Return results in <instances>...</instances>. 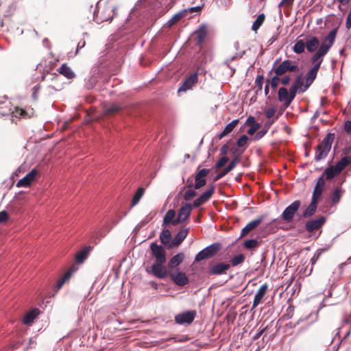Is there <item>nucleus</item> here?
<instances>
[{
    "label": "nucleus",
    "instance_id": "nucleus-1",
    "mask_svg": "<svg viewBox=\"0 0 351 351\" xmlns=\"http://www.w3.org/2000/svg\"><path fill=\"white\" fill-rule=\"evenodd\" d=\"M214 193L215 186L212 184L208 190L204 192L193 202L192 206L190 204H186L184 206H182L178 211V217L173 221V226H176L184 221L190 216L192 206L197 208L202 204L207 202L211 198Z\"/></svg>",
    "mask_w": 351,
    "mask_h": 351
},
{
    "label": "nucleus",
    "instance_id": "nucleus-2",
    "mask_svg": "<svg viewBox=\"0 0 351 351\" xmlns=\"http://www.w3.org/2000/svg\"><path fill=\"white\" fill-rule=\"evenodd\" d=\"M299 67L295 62L290 60H285L276 66L275 64H274L272 70L270 72L273 71L275 73V75L270 80H267L266 82H267L269 85L270 84L271 87L274 90L280 83V77L281 75H283L288 72L297 73L299 72Z\"/></svg>",
    "mask_w": 351,
    "mask_h": 351
},
{
    "label": "nucleus",
    "instance_id": "nucleus-3",
    "mask_svg": "<svg viewBox=\"0 0 351 351\" xmlns=\"http://www.w3.org/2000/svg\"><path fill=\"white\" fill-rule=\"evenodd\" d=\"M335 139V134H328L324 139L317 145L315 149V160L316 161L325 158L331 149Z\"/></svg>",
    "mask_w": 351,
    "mask_h": 351
},
{
    "label": "nucleus",
    "instance_id": "nucleus-4",
    "mask_svg": "<svg viewBox=\"0 0 351 351\" xmlns=\"http://www.w3.org/2000/svg\"><path fill=\"white\" fill-rule=\"evenodd\" d=\"M210 170L208 169H200L199 166L197 169L195 176V184L193 182L189 183V179L187 180L188 188H194L195 189H199L206 184V177L209 174Z\"/></svg>",
    "mask_w": 351,
    "mask_h": 351
},
{
    "label": "nucleus",
    "instance_id": "nucleus-5",
    "mask_svg": "<svg viewBox=\"0 0 351 351\" xmlns=\"http://www.w3.org/2000/svg\"><path fill=\"white\" fill-rule=\"evenodd\" d=\"M114 15V8L110 5H107L103 8L97 5V11L95 12V17L97 23L112 21Z\"/></svg>",
    "mask_w": 351,
    "mask_h": 351
},
{
    "label": "nucleus",
    "instance_id": "nucleus-6",
    "mask_svg": "<svg viewBox=\"0 0 351 351\" xmlns=\"http://www.w3.org/2000/svg\"><path fill=\"white\" fill-rule=\"evenodd\" d=\"M221 249V245L219 243H213L209 246L200 251L195 258V261L199 262L202 260L210 258L217 254Z\"/></svg>",
    "mask_w": 351,
    "mask_h": 351
},
{
    "label": "nucleus",
    "instance_id": "nucleus-7",
    "mask_svg": "<svg viewBox=\"0 0 351 351\" xmlns=\"http://www.w3.org/2000/svg\"><path fill=\"white\" fill-rule=\"evenodd\" d=\"M301 205L300 200H295L288 206L281 215V218L287 223H289L293 219L295 213L299 210Z\"/></svg>",
    "mask_w": 351,
    "mask_h": 351
},
{
    "label": "nucleus",
    "instance_id": "nucleus-8",
    "mask_svg": "<svg viewBox=\"0 0 351 351\" xmlns=\"http://www.w3.org/2000/svg\"><path fill=\"white\" fill-rule=\"evenodd\" d=\"M345 180H343L341 184L333 188L329 195V203L331 206H336L341 201V197L346 193L345 189L342 187V184Z\"/></svg>",
    "mask_w": 351,
    "mask_h": 351
},
{
    "label": "nucleus",
    "instance_id": "nucleus-9",
    "mask_svg": "<svg viewBox=\"0 0 351 351\" xmlns=\"http://www.w3.org/2000/svg\"><path fill=\"white\" fill-rule=\"evenodd\" d=\"M165 263L155 262L151 267L152 274L158 278L164 279L169 276L171 272L168 267L167 268L164 264Z\"/></svg>",
    "mask_w": 351,
    "mask_h": 351
},
{
    "label": "nucleus",
    "instance_id": "nucleus-10",
    "mask_svg": "<svg viewBox=\"0 0 351 351\" xmlns=\"http://www.w3.org/2000/svg\"><path fill=\"white\" fill-rule=\"evenodd\" d=\"M196 316L195 311H188L179 313L175 316V322L178 324H191Z\"/></svg>",
    "mask_w": 351,
    "mask_h": 351
},
{
    "label": "nucleus",
    "instance_id": "nucleus-11",
    "mask_svg": "<svg viewBox=\"0 0 351 351\" xmlns=\"http://www.w3.org/2000/svg\"><path fill=\"white\" fill-rule=\"evenodd\" d=\"M152 256L156 258V262L165 263L166 252L165 249L156 243H152L150 245Z\"/></svg>",
    "mask_w": 351,
    "mask_h": 351
},
{
    "label": "nucleus",
    "instance_id": "nucleus-12",
    "mask_svg": "<svg viewBox=\"0 0 351 351\" xmlns=\"http://www.w3.org/2000/svg\"><path fill=\"white\" fill-rule=\"evenodd\" d=\"M198 75L197 73H193L185 78L182 85L178 88V92H186L193 88L194 85L197 83Z\"/></svg>",
    "mask_w": 351,
    "mask_h": 351
},
{
    "label": "nucleus",
    "instance_id": "nucleus-13",
    "mask_svg": "<svg viewBox=\"0 0 351 351\" xmlns=\"http://www.w3.org/2000/svg\"><path fill=\"white\" fill-rule=\"evenodd\" d=\"M325 222L326 217L322 216L317 219H313L308 221L305 224V228L308 232H313V231L321 228Z\"/></svg>",
    "mask_w": 351,
    "mask_h": 351
},
{
    "label": "nucleus",
    "instance_id": "nucleus-14",
    "mask_svg": "<svg viewBox=\"0 0 351 351\" xmlns=\"http://www.w3.org/2000/svg\"><path fill=\"white\" fill-rule=\"evenodd\" d=\"M38 171L36 169H33L24 178L19 180L16 183L17 187H27L31 185L32 182L36 179Z\"/></svg>",
    "mask_w": 351,
    "mask_h": 351
},
{
    "label": "nucleus",
    "instance_id": "nucleus-15",
    "mask_svg": "<svg viewBox=\"0 0 351 351\" xmlns=\"http://www.w3.org/2000/svg\"><path fill=\"white\" fill-rule=\"evenodd\" d=\"M337 30L336 29L332 30L323 40L321 45L319 46V49H323L325 50V53L327 54L328 51L330 49V47L332 46L336 35H337Z\"/></svg>",
    "mask_w": 351,
    "mask_h": 351
},
{
    "label": "nucleus",
    "instance_id": "nucleus-16",
    "mask_svg": "<svg viewBox=\"0 0 351 351\" xmlns=\"http://www.w3.org/2000/svg\"><path fill=\"white\" fill-rule=\"evenodd\" d=\"M208 27L205 25H200L198 29L195 31L194 35L197 45L199 47L202 45L208 36Z\"/></svg>",
    "mask_w": 351,
    "mask_h": 351
},
{
    "label": "nucleus",
    "instance_id": "nucleus-17",
    "mask_svg": "<svg viewBox=\"0 0 351 351\" xmlns=\"http://www.w3.org/2000/svg\"><path fill=\"white\" fill-rule=\"evenodd\" d=\"M278 98L279 101L283 104L284 108H288L293 100L291 97L288 90L285 87H280L278 89Z\"/></svg>",
    "mask_w": 351,
    "mask_h": 351
},
{
    "label": "nucleus",
    "instance_id": "nucleus-18",
    "mask_svg": "<svg viewBox=\"0 0 351 351\" xmlns=\"http://www.w3.org/2000/svg\"><path fill=\"white\" fill-rule=\"evenodd\" d=\"M241 162V158L239 156H235L229 163V165L220 173L217 174L214 178V181H217L223 176H225L227 173H228L230 171H232L239 163Z\"/></svg>",
    "mask_w": 351,
    "mask_h": 351
},
{
    "label": "nucleus",
    "instance_id": "nucleus-19",
    "mask_svg": "<svg viewBox=\"0 0 351 351\" xmlns=\"http://www.w3.org/2000/svg\"><path fill=\"white\" fill-rule=\"evenodd\" d=\"M13 117L16 118L29 119L34 116V110L32 108L28 109H23L19 106L14 108L12 111Z\"/></svg>",
    "mask_w": 351,
    "mask_h": 351
},
{
    "label": "nucleus",
    "instance_id": "nucleus-20",
    "mask_svg": "<svg viewBox=\"0 0 351 351\" xmlns=\"http://www.w3.org/2000/svg\"><path fill=\"white\" fill-rule=\"evenodd\" d=\"M263 216H260L257 219L251 221L242 229L240 237L246 236L250 232L254 230L257 228L263 221Z\"/></svg>",
    "mask_w": 351,
    "mask_h": 351
},
{
    "label": "nucleus",
    "instance_id": "nucleus-21",
    "mask_svg": "<svg viewBox=\"0 0 351 351\" xmlns=\"http://www.w3.org/2000/svg\"><path fill=\"white\" fill-rule=\"evenodd\" d=\"M125 108V106L120 104H112L104 108V114L114 116Z\"/></svg>",
    "mask_w": 351,
    "mask_h": 351
},
{
    "label": "nucleus",
    "instance_id": "nucleus-22",
    "mask_svg": "<svg viewBox=\"0 0 351 351\" xmlns=\"http://www.w3.org/2000/svg\"><path fill=\"white\" fill-rule=\"evenodd\" d=\"M268 290V286L266 283L262 285L255 294L252 308L254 309L259 304L261 303L263 298L265 297Z\"/></svg>",
    "mask_w": 351,
    "mask_h": 351
},
{
    "label": "nucleus",
    "instance_id": "nucleus-23",
    "mask_svg": "<svg viewBox=\"0 0 351 351\" xmlns=\"http://www.w3.org/2000/svg\"><path fill=\"white\" fill-rule=\"evenodd\" d=\"M169 276L171 280L179 286H184L189 282V279L186 274L181 271H178V273L170 272Z\"/></svg>",
    "mask_w": 351,
    "mask_h": 351
},
{
    "label": "nucleus",
    "instance_id": "nucleus-24",
    "mask_svg": "<svg viewBox=\"0 0 351 351\" xmlns=\"http://www.w3.org/2000/svg\"><path fill=\"white\" fill-rule=\"evenodd\" d=\"M239 122V119H234L232 121H231L230 123H229L228 124H227L226 125V127L224 128L223 130L216 136L217 139L218 141H220L223 138H224L225 136H226L229 134H230L234 130V128L237 126Z\"/></svg>",
    "mask_w": 351,
    "mask_h": 351
},
{
    "label": "nucleus",
    "instance_id": "nucleus-25",
    "mask_svg": "<svg viewBox=\"0 0 351 351\" xmlns=\"http://www.w3.org/2000/svg\"><path fill=\"white\" fill-rule=\"evenodd\" d=\"M230 265L224 263H219L215 265L210 269V273L213 275L226 274L230 269Z\"/></svg>",
    "mask_w": 351,
    "mask_h": 351
},
{
    "label": "nucleus",
    "instance_id": "nucleus-26",
    "mask_svg": "<svg viewBox=\"0 0 351 351\" xmlns=\"http://www.w3.org/2000/svg\"><path fill=\"white\" fill-rule=\"evenodd\" d=\"M319 69L318 65H313L312 69L307 72L306 75L305 88H308L312 84L317 77Z\"/></svg>",
    "mask_w": 351,
    "mask_h": 351
},
{
    "label": "nucleus",
    "instance_id": "nucleus-27",
    "mask_svg": "<svg viewBox=\"0 0 351 351\" xmlns=\"http://www.w3.org/2000/svg\"><path fill=\"white\" fill-rule=\"evenodd\" d=\"M184 254L182 252L178 253L176 255L173 256L169 261L168 263V269L171 271L178 266L184 260Z\"/></svg>",
    "mask_w": 351,
    "mask_h": 351
},
{
    "label": "nucleus",
    "instance_id": "nucleus-28",
    "mask_svg": "<svg viewBox=\"0 0 351 351\" xmlns=\"http://www.w3.org/2000/svg\"><path fill=\"white\" fill-rule=\"evenodd\" d=\"M319 45V40L315 36H311L305 42V46L307 51L310 53L315 51Z\"/></svg>",
    "mask_w": 351,
    "mask_h": 351
},
{
    "label": "nucleus",
    "instance_id": "nucleus-29",
    "mask_svg": "<svg viewBox=\"0 0 351 351\" xmlns=\"http://www.w3.org/2000/svg\"><path fill=\"white\" fill-rule=\"evenodd\" d=\"M188 13L187 10H183L176 14H174L171 19H170L168 22L166 23V26L167 27H171L180 21L182 18L186 16Z\"/></svg>",
    "mask_w": 351,
    "mask_h": 351
},
{
    "label": "nucleus",
    "instance_id": "nucleus-30",
    "mask_svg": "<svg viewBox=\"0 0 351 351\" xmlns=\"http://www.w3.org/2000/svg\"><path fill=\"white\" fill-rule=\"evenodd\" d=\"M339 174L340 173L333 165H330L326 168L322 173V175L325 177L326 180H331L335 177L338 176Z\"/></svg>",
    "mask_w": 351,
    "mask_h": 351
},
{
    "label": "nucleus",
    "instance_id": "nucleus-31",
    "mask_svg": "<svg viewBox=\"0 0 351 351\" xmlns=\"http://www.w3.org/2000/svg\"><path fill=\"white\" fill-rule=\"evenodd\" d=\"M325 55H326L325 50L319 48L315 54L311 57V62L314 64V65H318V69H319L323 61L322 58Z\"/></svg>",
    "mask_w": 351,
    "mask_h": 351
},
{
    "label": "nucleus",
    "instance_id": "nucleus-32",
    "mask_svg": "<svg viewBox=\"0 0 351 351\" xmlns=\"http://www.w3.org/2000/svg\"><path fill=\"white\" fill-rule=\"evenodd\" d=\"M187 234H188L187 229H184V230H180L176 235L173 240L172 241V243H171L170 247H171L173 246L179 245L184 241V239L186 237Z\"/></svg>",
    "mask_w": 351,
    "mask_h": 351
},
{
    "label": "nucleus",
    "instance_id": "nucleus-33",
    "mask_svg": "<svg viewBox=\"0 0 351 351\" xmlns=\"http://www.w3.org/2000/svg\"><path fill=\"white\" fill-rule=\"evenodd\" d=\"M350 164H351V155L343 157L335 165L333 166L341 173V171Z\"/></svg>",
    "mask_w": 351,
    "mask_h": 351
},
{
    "label": "nucleus",
    "instance_id": "nucleus-34",
    "mask_svg": "<svg viewBox=\"0 0 351 351\" xmlns=\"http://www.w3.org/2000/svg\"><path fill=\"white\" fill-rule=\"evenodd\" d=\"M317 204L318 202L311 199L310 204L303 213V217L306 218L313 216L317 210Z\"/></svg>",
    "mask_w": 351,
    "mask_h": 351
},
{
    "label": "nucleus",
    "instance_id": "nucleus-35",
    "mask_svg": "<svg viewBox=\"0 0 351 351\" xmlns=\"http://www.w3.org/2000/svg\"><path fill=\"white\" fill-rule=\"evenodd\" d=\"M38 313L39 311L38 308H34L33 310L26 313L23 318V324L27 325L31 324L34 319L37 317Z\"/></svg>",
    "mask_w": 351,
    "mask_h": 351
},
{
    "label": "nucleus",
    "instance_id": "nucleus-36",
    "mask_svg": "<svg viewBox=\"0 0 351 351\" xmlns=\"http://www.w3.org/2000/svg\"><path fill=\"white\" fill-rule=\"evenodd\" d=\"M90 248V246L86 247L77 252L75 256V262L78 264L82 263L87 258Z\"/></svg>",
    "mask_w": 351,
    "mask_h": 351
},
{
    "label": "nucleus",
    "instance_id": "nucleus-37",
    "mask_svg": "<svg viewBox=\"0 0 351 351\" xmlns=\"http://www.w3.org/2000/svg\"><path fill=\"white\" fill-rule=\"evenodd\" d=\"M58 71L61 75H64L69 80L73 79L75 77L74 73L66 64H62L59 68Z\"/></svg>",
    "mask_w": 351,
    "mask_h": 351
},
{
    "label": "nucleus",
    "instance_id": "nucleus-38",
    "mask_svg": "<svg viewBox=\"0 0 351 351\" xmlns=\"http://www.w3.org/2000/svg\"><path fill=\"white\" fill-rule=\"evenodd\" d=\"M74 267L69 268V269L64 274L62 278L60 279L57 283V288L60 289L66 281H67L71 276L73 272L75 271Z\"/></svg>",
    "mask_w": 351,
    "mask_h": 351
},
{
    "label": "nucleus",
    "instance_id": "nucleus-39",
    "mask_svg": "<svg viewBox=\"0 0 351 351\" xmlns=\"http://www.w3.org/2000/svg\"><path fill=\"white\" fill-rule=\"evenodd\" d=\"M145 193V189L143 187H139L138 188L136 192L135 193L134 195L132 197V202H131V206H136Z\"/></svg>",
    "mask_w": 351,
    "mask_h": 351
},
{
    "label": "nucleus",
    "instance_id": "nucleus-40",
    "mask_svg": "<svg viewBox=\"0 0 351 351\" xmlns=\"http://www.w3.org/2000/svg\"><path fill=\"white\" fill-rule=\"evenodd\" d=\"M176 216V212L173 209L169 210L167 213L165 214L164 219H163V226H166L167 224H169L171 223L173 225L174 221V217Z\"/></svg>",
    "mask_w": 351,
    "mask_h": 351
},
{
    "label": "nucleus",
    "instance_id": "nucleus-41",
    "mask_svg": "<svg viewBox=\"0 0 351 351\" xmlns=\"http://www.w3.org/2000/svg\"><path fill=\"white\" fill-rule=\"evenodd\" d=\"M265 20V15L264 14H261L258 15L256 19L252 24V29L254 32H256L260 27L263 25Z\"/></svg>",
    "mask_w": 351,
    "mask_h": 351
},
{
    "label": "nucleus",
    "instance_id": "nucleus-42",
    "mask_svg": "<svg viewBox=\"0 0 351 351\" xmlns=\"http://www.w3.org/2000/svg\"><path fill=\"white\" fill-rule=\"evenodd\" d=\"M305 47V42L302 40H298L295 43L293 50L295 53L300 54L304 51Z\"/></svg>",
    "mask_w": 351,
    "mask_h": 351
},
{
    "label": "nucleus",
    "instance_id": "nucleus-43",
    "mask_svg": "<svg viewBox=\"0 0 351 351\" xmlns=\"http://www.w3.org/2000/svg\"><path fill=\"white\" fill-rule=\"evenodd\" d=\"M171 238V232L169 230H164L160 234V239L161 243L164 245H167L169 243Z\"/></svg>",
    "mask_w": 351,
    "mask_h": 351
},
{
    "label": "nucleus",
    "instance_id": "nucleus-44",
    "mask_svg": "<svg viewBox=\"0 0 351 351\" xmlns=\"http://www.w3.org/2000/svg\"><path fill=\"white\" fill-rule=\"evenodd\" d=\"M294 86H296L297 88L300 89V93H303L306 91L308 88H305V84L304 85L303 80L302 79V75L298 76L293 84Z\"/></svg>",
    "mask_w": 351,
    "mask_h": 351
},
{
    "label": "nucleus",
    "instance_id": "nucleus-45",
    "mask_svg": "<svg viewBox=\"0 0 351 351\" xmlns=\"http://www.w3.org/2000/svg\"><path fill=\"white\" fill-rule=\"evenodd\" d=\"M258 241L256 239L246 240L243 243L244 247L248 250L255 249L258 246Z\"/></svg>",
    "mask_w": 351,
    "mask_h": 351
},
{
    "label": "nucleus",
    "instance_id": "nucleus-46",
    "mask_svg": "<svg viewBox=\"0 0 351 351\" xmlns=\"http://www.w3.org/2000/svg\"><path fill=\"white\" fill-rule=\"evenodd\" d=\"M248 139V137L245 134L241 136L237 141V146L239 147H244V151L247 147Z\"/></svg>",
    "mask_w": 351,
    "mask_h": 351
},
{
    "label": "nucleus",
    "instance_id": "nucleus-47",
    "mask_svg": "<svg viewBox=\"0 0 351 351\" xmlns=\"http://www.w3.org/2000/svg\"><path fill=\"white\" fill-rule=\"evenodd\" d=\"M324 189L314 187L311 199L319 202Z\"/></svg>",
    "mask_w": 351,
    "mask_h": 351
},
{
    "label": "nucleus",
    "instance_id": "nucleus-48",
    "mask_svg": "<svg viewBox=\"0 0 351 351\" xmlns=\"http://www.w3.org/2000/svg\"><path fill=\"white\" fill-rule=\"evenodd\" d=\"M245 260V256L243 254H240L239 255H237L235 256H234L230 262H231V264L232 265V266H237L241 263H242Z\"/></svg>",
    "mask_w": 351,
    "mask_h": 351
},
{
    "label": "nucleus",
    "instance_id": "nucleus-49",
    "mask_svg": "<svg viewBox=\"0 0 351 351\" xmlns=\"http://www.w3.org/2000/svg\"><path fill=\"white\" fill-rule=\"evenodd\" d=\"M263 82H264V76H263V75H258L256 78V80H255V84H256V86L258 88L257 90H256V94L258 93V91H261L262 90Z\"/></svg>",
    "mask_w": 351,
    "mask_h": 351
},
{
    "label": "nucleus",
    "instance_id": "nucleus-50",
    "mask_svg": "<svg viewBox=\"0 0 351 351\" xmlns=\"http://www.w3.org/2000/svg\"><path fill=\"white\" fill-rule=\"evenodd\" d=\"M197 195V193L195 190L192 189V188H190L183 195V198L186 201H189L195 197Z\"/></svg>",
    "mask_w": 351,
    "mask_h": 351
},
{
    "label": "nucleus",
    "instance_id": "nucleus-51",
    "mask_svg": "<svg viewBox=\"0 0 351 351\" xmlns=\"http://www.w3.org/2000/svg\"><path fill=\"white\" fill-rule=\"evenodd\" d=\"M327 249L326 248H321V249H318L315 254H314V256H313V258L311 259V264L313 265L316 263V262L317 261V260L319 258L320 256L322 255V254L326 251Z\"/></svg>",
    "mask_w": 351,
    "mask_h": 351
},
{
    "label": "nucleus",
    "instance_id": "nucleus-52",
    "mask_svg": "<svg viewBox=\"0 0 351 351\" xmlns=\"http://www.w3.org/2000/svg\"><path fill=\"white\" fill-rule=\"evenodd\" d=\"M291 80V77L290 75H287V73L280 77V84L284 86L288 85L290 83Z\"/></svg>",
    "mask_w": 351,
    "mask_h": 351
},
{
    "label": "nucleus",
    "instance_id": "nucleus-53",
    "mask_svg": "<svg viewBox=\"0 0 351 351\" xmlns=\"http://www.w3.org/2000/svg\"><path fill=\"white\" fill-rule=\"evenodd\" d=\"M325 180H326L325 177L323 175H322L318 178L315 187L324 189V186H325V184H326Z\"/></svg>",
    "mask_w": 351,
    "mask_h": 351
},
{
    "label": "nucleus",
    "instance_id": "nucleus-54",
    "mask_svg": "<svg viewBox=\"0 0 351 351\" xmlns=\"http://www.w3.org/2000/svg\"><path fill=\"white\" fill-rule=\"evenodd\" d=\"M41 89V86L40 84H37L33 88H32V98L34 100H37L38 98V93L40 92Z\"/></svg>",
    "mask_w": 351,
    "mask_h": 351
},
{
    "label": "nucleus",
    "instance_id": "nucleus-55",
    "mask_svg": "<svg viewBox=\"0 0 351 351\" xmlns=\"http://www.w3.org/2000/svg\"><path fill=\"white\" fill-rule=\"evenodd\" d=\"M229 160V158L227 156H223L220 158V160L217 162L216 165H215V167L217 169H220L221 167H223L226 164V162Z\"/></svg>",
    "mask_w": 351,
    "mask_h": 351
},
{
    "label": "nucleus",
    "instance_id": "nucleus-56",
    "mask_svg": "<svg viewBox=\"0 0 351 351\" xmlns=\"http://www.w3.org/2000/svg\"><path fill=\"white\" fill-rule=\"evenodd\" d=\"M9 218V215L6 211L2 210L0 212V223H5L8 221Z\"/></svg>",
    "mask_w": 351,
    "mask_h": 351
},
{
    "label": "nucleus",
    "instance_id": "nucleus-57",
    "mask_svg": "<svg viewBox=\"0 0 351 351\" xmlns=\"http://www.w3.org/2000/svg\"><path fill=\"white\" fill-rule=\"evenodd\" d=\"M298 91L300 92V89L297 88L296 86L292 84L289 89V93L290 94V96L291 97H292L293 99H294Z\"/></svg>",
    "mask_w": 351,
    "mask_h": 351
},
{
    "label": "nucleus",
    "instance_id": "nucleus-58",
    "mask_svg": "<svg viewBox=\"0 0 351 351\" xmlns=\"http://www.w3.org/2000/svg\"><path fill=\"white\" fill-rule=\"evenodd\" d=\"M260 128V125L258 123L254 124L248 130L247 133L250 135H253Z\"/></svg>",
    "mask_w": 351,
    "mask_h": 351
},
{
    "label": "nucleus",
    "instance_id": "nucleus-59",
    "mask_svg": "<svg viewBox=\"0 0 351 351\" xmlns=\"http://www.w3.org/2000/svg\"><path fill=\"white\" fill-rule=\"evenodd\" d=\"M295 307L293 305H289L287 309V318L291 319L293 316Z\"/></svg>",
    "mask_w": 351,
    "mask_h": 351
},
{
    "label": "nucleus",
    "instance_id": "nucleus-60",
    "mask_svg": "<svg viewBox=\"0 0 351 351\" xmlns=\"http://www.w3.org/2000/svg\"><path fill=\"white\" fill-rule=\"evenodd\" d=\"M276 112V110L273 108H269L266 110L265 111V116L267 118L270 119L271 118Z\"/></svg>",
    "mask_w": 351,
    "mask_h": 351
},
{
    "label": "nucleus",
    "instance_id": "nucleus-61",
    "mask_svg": "<svg viewBox=\"0 0 351 351\" xmlns=\"http://www.w3.org/2000/svg\"><path fill=\"white\" fill-rule=\"evenodd\" d=\"M267 132V130H262L256 133L255 135L254 139L255 140H259L261 138H263L265 134Z\"/></svg>",
    "mask_w": 351,
    "mask_h": 351
},
{
    "label": "nucleus",
    "instance_id": "nucleus-62",
    "mask_svg": "<svg viewBox=\"0 0 351 351\" xmlns=\"http://www.w3.org/2000/svg\"><path fill=\"white\" fill-rule=\"evenodd\" d=\"M229 145L228 144L223 145L220 149L221 154L223 156H226L229 152Z\"/></svg>",
    "mask_w": 351,
    "mask_h": 351
},
{
    "label": "nucleus",
    "instance_id": "nucleus-63",
    "mask_svg": "<svg viewBox=\"0 0 351 351\" xmlns=\"http://www.w3.org/2000/svg\"><path fill=\"white\" fill-rule=\"evenodd\" d=\"M344 130L347 133H351V121L345 122Z\"/></svg>",
    "mask_w": 351,
    "mask_h": 351
},
{
    "label": "nucleus",
    "instance_id": "nucleus-64",
    "mask_svg": "<svg viewBox=\"0 0 351 351\" xmlns=\"http://www.w3.org/2000/svg\"><path fill=\"white\" fill-rule=\"evenodd\" d=\"M254 124H256L254 117H251V116L249 117L245 121V125L252 126Z\"/></svg>",
    "mask_w": 351,
    "mask_h": 351
}]
</instances>
